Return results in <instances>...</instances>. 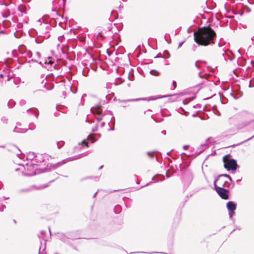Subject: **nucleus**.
Masks as SVG:
<instances>
[{
    "label": "nucleus",
    "instance_id": "1",
    "mask_svg": "<svg viewBox=\"0 0 254 254\" xmlns=\"http://www.w3.org/2000/svg\"><path fill=\"white\" fill-rule=\"evenodd\" d=\"M194 40L198 45L206 46L214 44L216 38L215 31L209 27L199 28L194 32Z\"/></svg>",
    "mask_w": 254,
    "mask_h": 254
},
{
    "label": "nucleus",
    "instance_id": "2",
    "mask_svg": "<svg viewBox=\"0 0 254 254\" xmlns=\"http://www.w3.org/2000/svg\"><path fill=\"white\" fill-rule=\"evenodd\" d=\"M21 171L25 176H32L36 174L35 167L32 163H26L25 166L20 165L18 168L15 169V171Z\"/></svg>",
    "mask_w": 254,
    "mask_h": 254
},
{
    "label": "nucleus",
    "instance_id": "3",
    "mask_svg": "<svg viewBox=\"0 0 254 254\" xmlns=\"http://www.w3.org/2000/svg\"><path fill=\"white\" fill-rule=\"evenodd\" d=\"M228 156V155H225L223 158L225 168L227 170H236L238 166L236 160L233 159L229 160Z\"/></svg>",
    "mask_w": 254,
    "mask_h": 254
},
{
    "label": "nucleus",
    "instance_id": "4",
    "mask_svg": "<svg viewBox=\"0 0 254 254\" xmlns=\"http://www.w3.org/2000/svg\"><path fill=\"white\" fill-rule=\"evenodd\" d=\"M214 189L219 196L223 199H229V191L223 187H218L216 185V180L214 181Z\"/></svg>",
    "mask_w": 254,
    "mask_h": 254
},
{
    "label": "nucleus",
    "instance_id": "5",
    "mask_svg": "<svg viewBox=\"0 0 254 254\" xmlns=\"http://www.w3.org/2000/svg\"><path fill=\"white\" fill-rule=\"evenodd\" d=\"M20 57L25 59L26 61L29 63L31 61L36 62L35 59H31L32 56V52L29 50H25L24 52L20 51Z\"/></svg>",
    "mask_w": 254,
    "mask_h": 254
},
{
    "label": "nucleus",
    "instance_id": "6",
    "mask_svg": "<svg viewBox=\"0 0 254 254\" xmlns=\"http://www.w3.org/2000/svg\"><path fill=\"white\" fill-rule=\"evenodd\" d=\"M91 111L94 114H96L97 116L96 117L97 120L99 122L103 119V115L102 114V109L99 106L92 107Z\"/></svg>",
    "mask_w": 254,
    "mask_h": 254
},
{
    "label": "nucleus",
    "instance_id": "7",
    "mask_svg": "<svg viewBox=\"0 0 254 254\" xmlns=\"http://www.w3.org/2000/svg\"><path fill=\"white\" fill-rule=\"evenodd\" d=\"M37 34L38 35V37L35 38V42L38 44L41 43L43 42L44 37L49 36L48 32H46L44 34H43L41 32L40 29H39L38 31H37Z\"/></svg>",
    "mask_w": 254,
    "mask_h": 254
},
{
    "label": "nucleus",
    "instance_id": "8",
    "mask_svg": "<svg viewBox=\"0 0 254 254\" xmlns=\"http://www.w3.org/2000/svg\"><path fill=\"white\" fill-rule=\"evenodd\" d=\"M254 122V119H252L248 121H245L244 122L241 123L239 124H238L237 126V128L238 130L242 129L244 128H245L247 126H248L249 125H250L252 122Z\"/></svg>",
    "mask_w": 254,
    "mask_h": 254
},
{
    "label": "nucleus",
    "instance_id": "9",
    "mask_svg": "<svg viewBox=\"0 0 254 254\" xmlns=\"http://www.w3.org/2000/svg\"><path fill=\"white\" fill-rule=\"evenodd\" d=\"M27 113L29 115L34 116L36 119L38 118L39 111L37 108H30L27 110Z\"/></svg>",
    "mask_w": 254,
    "mask_h": 254
},
{
    "label": "nucleus",
    "instance_id": "10",
    "mask_svg": "<svg viewBox=\"0 0 254 254\" xmlns=\"http://www.w3.org/2000/svg\"><path fill=\"white\" fill-rule=\"evenodd\" d=\"M222 184V187H223L224 188H230L232 189L235 186V184L232 182V183L228 182L227 181L225 180H222L221 182H219Z\"/></svg>",
    "mask_w": 254,
    "mask_h": 254
},
{
    "label": "nucleus",
    "instance_id": "11",
    "mask_svg": "<svg viewBox=\"0 0 254 254\" xmlns=\"http://www.w3.org/2000/svg\"><path fill=\"white\" fill-rule=\"evenodd\" d=\"M227 208L228 211H235L236 209V204L233 201H229L227 203Z\"/></svg>",
    "mask_w": 254,
    "mask_h": 254
},
{
    "label": "nucleus",
    "instance_id": "12",
    "mask_svg": "<svg viewBox=\"0 0 254 254\" xmlns=\"http://www.w3.org/2000/svg\"><path fill=\"white\" fill-rule=\"evenodd\" d=\"M223 177H226L230 180V181H231V182H233L232 178L231 177V176L229 175H228V174L219 175L218 176L217 178L216 179H215V180H216V182L217 181L221 182L222 180H224L223 179H222V178Z\"/></svg>",
    "mask_w": 254,
    "mask_h": 254
},
{
    "label": "nucleus",
    "instance_id": "13",
    "mask_svg": "<svg viewBox=\"0 0 254 254\" xmlns=\"http://www.w3.org/2000/svg\"><path fill=\"white\" fill-rule=\"evenodd\" d=\"M18 10L21 13V16H23V14H26V8L23 5L19 6Z\"/></svg>",
    "mask_w": 254,
    "mask_h": 254
},
{
    "label": "nucleus",
    "instance_id": "14",
    "mask_svg": "<svg viewBox=\"0 0 254 254\" xmlns=\"http://www.w3.org/2000/svg\"><path fill=\"white\" fill-rule=\"evenodd\" d=\"M15 102L14 101L12 100H10L7 103V106L9 108H13L15 106Z\"/></svg>",
    "mask_w": 254,
    "mask_h": 254
},
{
    "label": "nucleus",
    "instance_id": "15",
    "mask_svg": "<svg viewBox=\"0 0 254 254\" xmlns=\"http://www.w3.org/2000/svg\"><path fill=\"white\" fill-rule=\"evenodd\" d=\"M53 59L52 57H48L47 59L45 60V64H52L54 63V61H53Z\"/></svg>",
    "mask_w": 254,
    "mask_h": 254
},
{
    "label": "nucleus",
    "instance_id": "16",
    "mask_svg": "<svg viewBox=\"0 0 254 254\" xmlns=\"http://www.w3.org/2000/svg\"><path fill=\"white\" fill-rule=\"evenodd\" d=\"M13 131L14 132H20V133H21V132H25V130L24 129H22V128H18L17 127H16L14 129H13Z\"/></svg>",
    "mask_w": 254,
    "mask_h": 254
},
{
    "label": "nucleus",
    "instance_id": "17",
    "mask_svg": "<svg viewBox=\"0 0 254 254\" xmlns=\"http://www.w3.org/2000/svg\"><path fill=\"white\" fill-rule=\"evenodd\" d=\"M121 211V206L120 205H117L114 208V211L115 213L118 214Z\"/></svg>",
    "mask_w": 254,
    "mask_h": 254
},
{
    "label": "nucleus",
    "instance_id": "18",
    "mask_svg": "<svg viewBox=\"0 0 254 254\" xmlns=\"http://www.w3.org/2000/svg\"><path fill=\"white\" fill-rule=\"evenodd\" d=\"M89 70L87 67L84 68L82 71L83 75L84 76H87Z\"/></svg>",
    "mask_w": 254,
    "mask_h": 254
},
{
    "label": "nucleus",
    "instance_id": "19",
    "mask_svg": "<svg viewBox=\"0 0 254 254\" xmlns=\"http://www.w3.org/2000/svg\"><path fill=\"white\" fill-rule=\"evenodd\" d=\"M150 73L151 74L154 76H158L159 75V73L158 71L155 70V69H152L150 70Z\"/></svg>",
    "mask_w": 254,
    "mask_h": 254
},
{
    "label": "nucleus",
    "instance_id": "20",
    "mask_svg": "<svg viewBox=\"0 0 254 254\" xmlns=\"http://www.w3.org/2000/svg\"><path fill=\"white\" fill-rule=\"evenodd\" d=\"M254 137V135L253 136H252L251 137H250V138H248V139H246V140H244V141H243L238 143V144L236 145V146H238V145H240L243 144V143H245V142H246L251 140ZM233 146H235V145H234Z\"/></svg>",
    "mask_w": 254,
    "mask_h": 254
},
{
    "label": "nucleus",
    "instance_id": "21",
    "mask_svg": "<svg viewBox=\"0 0 254 254\" xmlns=\"http://www.w3.org/2000/svg\"><path fill=\"white\" fill-rule=\"evenodd\" d=\"M167 96H167V95H164V96H158V97H151L149 99V100H156V99H160V98H164V97H167Z\"/></svg>",
    "mask_w": 254,
    "mask_h": 254
},
{
    "label": "nucleus",
    "instance_id": "22",
    "mask_svg": "<svg viewBox=\"0 0 254 254\" xmlns=\"http://www.w3.org/2000/svg\"><path fill=\"white\" fill-rule=\"evenodd\" d=\"M199 63H202V61H197L195 63V66L196 67L198 68H200L201 67V65L199 64ZM203 63H205V62H203Z\"/></svg>",
    "mask_w": 254,
    "mask_h": 254
},
{
    "label": "nucleus",
    "instance_id": "23",
    "mask_svg": "<svg viewBox=\"0 0 254 254\" xmlns=\"http://www.w3.org/2000/svg\"><path fill=\"white\" fill-rule=\"evenodd\" d=\"M145 99H143V98H138V99H129V100H126L125 101V102H133V101H139V100H145Z\"/></svg>",
    "mask_w": 254,
    "mask_h": 254
},
{
    "label": "nucleus",
    "instance_id": "24",
    "mask_svg": "<svg viewBox=\"0 0 254 254\" xmlns=\"http://www.w3.org/2000/svg\"><path fill=\"white\" fill-rule=\"evenodd\" d=\"M57 147L59 149H60L64 145V142L62 141H58L57 143Z\"/></svg>",
    "mask_w": 254,
    "mask_h": 254
},
{
    "label": "nucleus",
    "instance_id": "25",
    "mask_svg": "<svg viewBox=\"0 0 254 254\" xmlns=\"http://www.w3.org/2000/svg\"><path fill=\"white\" fill-rule=\"evenodd\" d=\"M34 188H35V186H33L32 187H31L30 188H28V189H24V190H21V192H27V191H29L31 190H32Z\"/></svg>",
    "mask_w": 254,
    "mask_h": 254
},
{
    "label": "nucleus",
    "instance_id": "26",
    "mask_svg": "<svg viewBox=\"0 0 254 254\" xmlns=\"http://www.w3.org/2000/svg\"><path fill=\"white\" fill-rule=\"evenodd\" d=\"M1 122L3 123V124H7L8 123V119L6 117H2L1 118Z\"/></svg>",
    "mask_w": 254,
    "mask_h": 254
},
{
    "label": "nucleus",
    "instance_id": "27",
    "mask_svg": "<svg viewBox=\"0 0 254 254\" xmlns=\"http://www.w3.org/2000/svg\"><path fill=\"white\" fill-rule=\"evenodd\" d=\"M66 162V160H64L62 162H59L57 164L54 165V166H59Z\"/></svg>",
    "mask_w": 254,
    "mask_h": 254
},
{
    "label": "nucleus",
    "instance_id": "28",
    "mask_svg": "<svg viewBox=\"0 0 254 254\" xmlns=\"http://www.w3.org/2000/svg\"><path fill=\"white\" fill-rule=\"evenodd\" d=\"M249 87H254V78L252 79L250 81L249 83Z\"/></svg>",
    "mask_w": 254,
    "mask_h": 254
},
{
    "label": "nucleus",
    "instance_id": "29",
    "mask_svg": "<svg viewBox=\"0 0 254 254\" xmlns=\"http://www.w3.org/2000/svg\"><path fill=\"white\" fill-rule=\"evenodd\" d=\"M29 129H34L36 127V126L34 123H31L29 124Z\"/></svg>",
    "mask_w": 254,
    "mask_h": 254
},
{
    "label": "nucleus",
    "instance_id": "30",
    "mask_svg": "<svg viewBox=\"0 0 254 254\" xmlns=\"http://www.w3.org/2000/svg\"><path fill=\"white\" fill-rule=\"evenodd\" d=\"M26 103V101L25 100H21L19 101V105L21 106L25 105Z\"/></svg>",
    "mask_w": 254,
    "mask_h": 254
},
{
    "label": "nucleus",
    "instance_id": "31",
    "mask_svg": "<svg viewBox=\"0 0 254 254\" xmlns=\"http://www.w3.org/2000/svg\"><path fill=\"white\" fill-rule=\"evenodd\" d=\"M229 211V215L230 219H232L233 215L235 214V211Z\"/></svg>",
    "mask_w": 254,
    "mask_h": 254
},
{
    "label": "nucleus",
    "instance_id": "32",
    "mask_svg": "<svg viewBox=\"0 0 254 254\" xmlns=\"http://www.w3.org/2000/svg\"><path fill=\"white\" fill-rule=\"evenodd\" d=\"M147 154L151 158H153L154 157V153H153V152H147Z\"/></svg>",
    "mask_w": 254,
    "mask_h": 254
},
{
    "label": "nucleus",
    "instance_id": "33",
    "mask_svg": "<svg viewBox=\"0 0 254 254\" xmlns=\"http://www.w3.org/2000/svg\"><path fill=\"white\" fill-rule=\"evenodd\" d=\"M201 149L199 151V152H201L202 151H203L204 150H205L206 149V145H205V144H202L201 145Z\"/></svg>",
    "mask_w": 254,
    "mask_h": 254
},
{
    "label": "nucleus",
    "instance_id": "34",
    "mask_svg": "<svg viewBox=\"0 0 254 254\" xmlns=\"http://www.w3.org/2000/svg\"><path fill=\"white\" fill-rule=\"evenodd\" d=\"M36 57H37L38 58H40V57H41V54L38 52H36L35 53V55Z\"/></svg>",
    "mask_w": 254,
    "mask_h": 254
},
{
    "label": "nucleus",
    "instance_id": "35",
    "mask_svg": "<svg viewBox=\"0 0 254 254\" xmlns=\"http://www.w3.org/2000/svg\"><path fill=\"white\" fill-rule=\"evenodd\" d=\"M5 208V205H0V212L3 211Z\"/></svg>",
    "mask_w": 254,
    "mask_h": 254
},
{
    "label": "nucleus",
    "instance_id": "36",
    "mask_svg": "<svg viewBox=\"0 0 254 254\" xmlns=\"http://www.w3.org/2000/svg\"><path fill=\"white\" fill-rule=\"evenodd\" d=\"M52 11H53L54 13L53 14V15H58V12L56 9H54V8H52Z\"/></svg>",
    "mask_w": 254,
    "mask_h": 254
},
{
    "label": "nucleus",
    "instance_id": "37",
    "mask_svg": "<svg viewBox=\"0 0 254 254\" xmlns=\"http://www.w3.org/2000/svg\"><path fill=\"white\" fill-rule=\"evenodd\" d=\"M82 144H84L85 145H86V146H88V143L87 142V141L85 140H84L82 141Z\"/></svg>",
    "mask_w": 254,
    "mask_h": 254
},
{
    "label": "nucleus",
    "instance_id": "38",
    "mask_svg": "<svg viewBox=\"0 0 254 254\" xmlns=\"http://www.w3.org/2000/svg\"><path fill=\"white\" fill-rule=\"evenodd\" d=\"M97 128H98V126H97V125H96V126L92 128V131L95 132V131H97Z\"/></svg>",
    "mask_w": 254,
    "mask_h": 254
},
{
    "label": "nucleus",
    "instance_id": "39",
    "mask_svg": "<svg viewBox=\"0 0 254 254\" xmlns=\"http://www.w3.org/2000/svg\"><path fill=\"white\" fill-rule=\"evenodd\" d=\"M34 157L35 158V160H36L38 159V158L41 159V158L42 157V155H36Z\"/></svg>",
    "mask_w": 254,
    "mask_h": 254
},
{
    "label": "nucleus",
    "instance_id": "40",
    "mask_svg": "<svg viewBox=\"0 0 254 254\" xmlns=\"http://www.w3.org/2000/svg\"><path fill=\"white\" fill-rule=\"evenodd\" d=\"M9 197H3L0 198V201H3V200L7 199Z\"/></svg>",
    "mask_w": 254,
    "mask_h": 254
},
{
    "label": "nucleus",
    "instance_id": "41",
    "mask_svg": "<svg viewBox=\"0 0 254 254\" xmlns=\"http://www.w3.org/2000/svg\"><path fill=\"white\" fill-rule=\"evenodd\" d=\"M173 85L174 86V88H175L177 86V83L175 81H173Z\"/></svg>",
    "mask_w": 254,
    "mask_h": 254
},
{
    "label": "nucleus",
    "instance_id": "42",
    "mask_svg": "<svg viewBox=\"0 0 254 254\" xmlns=\"http://www.w3.org/2000/svg\"><path fill=\"white\" fill-rule=\"evenodd\" d=\"M184 43V41L180 42V43L179 44V45H178V48H180V47L182 46V45H183V44Z\"/></svg>",
    "mask_w": 254,
    "mask_h": 254
},
{
    "label": "nucleus",
    "instance_id": "43",
    "mask_svg": "<svg viewBox=\"0 0 254 254\" xmlns=\"http://www.w3.org/2000/svg\"><path fill=\"white\" fill-rule=\"evenodd\" d=\"M105 125V122H102L101 124V127H104V126Z\"/></svg>",
    "mask_w": 254,
    "mask_h": 254
},
{
    "label": "nucleus",
    "instance_id": "44",
    "mask_svg": "<svg viewBox=\"0 0 254 254\" xmlns=\"http://www.w3.org/2000/svg\"><path fill=\"white\" fill-rule=\"evenodd\" d=\"M128 79H129V80H133L132 78H131V77H130V75H129V74H128Z\"/></svg>",
    "mask_w": 254,
    "mask_h": 254
},
{
    "label": "nucleus",
    "instance_id": "45",
    "mask_svg": "<svg viewBox=\"0 0 254 254\" xmlns=\"http://www.w3.org/2000/svg\"><path fill=\"white\" fill-rule=\"evenodd\" d=\"M189 147V145H185L183 148L185 150H186Z\"/></svg>",
    "mask_w": 254,
    "mask_h": 254
},
{
    "label": "nucleus",
    "instance_id": "46",
    "mask_svg": "<svg viewBox=\"0 0 254 254\" xmlns=\"http://www.w3.org/2000/svg\"><path fill=\"white\" fill-rule=\"evenodd\" d=\"M154 253H158V252H153V253H150L149 254H154ZM160 254H167V253H162V252H160Z\"/></svg>",
    "mask_w": 254,
    "mask_h": 254
},
{
    "label": "nucleus",
    "instance_id": "47",
    "mask_svg": "<svg viewBox=\"0 0 254 254\" xmlns=\"http://www.w3.org/2000/svg\"><path fill=\"white\" fill-rule=\"evenodd\" d=\"M47 171V168H45L44 169H42V171H41V172L44 173Z\"/></svg>",
    "mask_w": 254,
    "mask_h": 254
},
{
    "label": "nucleus",
    "instance_id": "48",
    "mask_svg": "<svg viewBox=\"0 0 254 254\" xmlns=\"http://www.w3.org/2000/svg\"><path fill=\"white\" fill-rule=\"evenodd\" d=\"M198 75H199V76L200 78H202V76H201V72H199Z\"/></svg>",
    "mask_w": 254,
    "mask_h": 254
},
{
    "label": "nucleus",
    "instance_id": "49",
    "mask_svg": "<svg viewBox=\"0 0 254 254\" xmlns=\"http://www.w3.org/2000/svg\"><path fill=\"white\" fill-rule=\"evenodd\" d=\"M108 113L110 115H112V112H111V111H108Z\"/></svg>",
    "mask_w": 254,
    "mask_h": 254
},
{
    "label": "nucleus",
    "instance_id": "50",
    "mask_svg": "<svg viewBox=\"0 0 254 254\" xmlns=\"http://www.w3.org/2000/svg\"><path fill=\"white\" fill-rule=\"evenodd\" d=\"M81 157L79 156V157H76L75 159H79Z\"/></svg>",
    "mask_w": 254,
    "mask_h": 254
},
{
    "label": "nucleus",
    "instance_id": "51",
    "mask_svg": "<svg viewBox=\"0 0 254 254\" xmlns=\"http://www.w3.org/2000/svg\"><path fill=\"white\" fill-rule=\"evenodd\" d=\"M111 84L110 83H107V87L108 88V86H109V85L111 86Z\"/></svg>",
    "mask_w": 254,
    "mask_h": 254
},
{
    "label": "nucleus",
    "instance_id": "52",
    "mask_svg": "<svg viewBox=\"0 0 254 254\" xmlns=\"http://www.w3.org/2000/svg\"><path fill=\"white\" fill-rule=\"evenodd\" d=\"M103 165H102V166H101L99 167V170L103 168Z\"/></svg>",
    "mask_w": 254,
    "mask_h": 254
},
{
    "label": "nucleus",
    "instance_id": "53",
    "mask_svg": "<svg viewBox=\"0 0 254 254\" xmlns=\"http://www.w3.org/2000/svg\"><path fill=\"white\" fill-rule=\"evenodd\" d=\"M2 186V184H1V183L0 182V189H1Z\"/></svg>",
    "mask_w": 254,
    "mask_h": 254
},
{
    "label": "nucleus",
    "instance_id": "54",
    "mask_svg": "<svg viewBox=\"0 0 254 254\" xmlns=\"http://www.w3.org/2000/svg\"><path fill=\"white\" fill-rule=\"evenodd\" d=\"M218 46H219V47L222 46V45H221L220 42H219V43H218Z\"/></svg>",
    "mask_w": 254,
    "mask_h": 254
},
{
    "label": "nucleus",
    "instance_id": "55",
    "mask_svg": "<svg viewBox=\"0 0 254 254\" xmlns=\"http://www.w3.org/2000/svg\"><path fill=\"white\" fill-rule=\"evenodd\" d=\"M96 193H97V192H96L95 193H94V194L93 195V197H95V196H96Z\"/></svg>",
    "mask_w": 254,
    "mask_h": 254
},
{
    "label": "nucleus",
    "instance_id": "56",
    "mask_svg": "<svg viewBox=\"0 0 254 254\" xmlns=\"http://www.w3.org/2000/svg\"><path fill=\"white\" fill-rule=\"evenodd\" d=\"M41 234H43L44 233H45V232H44V231H41Z\"/></svg>",
    "mask_w": 254,
    "mask_h": 254
},
{
    "label": "nucleus",
    "instance_id": "57",
    "mask_svg": "<svg viewBox=\"0 0 254 254\" xmlns=\"http://www.w3.org/2000/svg\"><path fill=\"white\" fill-rule=\"evenodd\" d=\"M190 179L191 180L192 179V176H191V174H190Z\"/></svg>",
    "mask_w": 254,
    "mask_h": 254
},
{
    "label": "nucleus",
    "instance_id": "58",
    "mask_svg": "<svg viewBox=\"0 0 254 254\" xmlns=\"http://www.w3.org/2000/svg\"><path fill=\"white\" fill-rule=\"evenodd\" d=\"M162 132L163 133H165L166 131H165V130L162 131Z\"/></svg>",
    "mask_w": 254,
    "mask_h": 254
},
{
    "label": "nucleus",
    "instance_id": "59",
    "mask_svg": "<svg viewBox=\"0 0 254 254\" xmlns=\"http://www.w3.org/2000/svg\"><path fill=\"white\" fill-rule=\"evenodd\" d=\"M252 40H254V36L253 38H252Z\"/></svg>",
    "mask_w": 254,
    "mask_h": 254
},
{
    "label": "nucleus",
    "instance_id": "60",
    "mask_svg": "<svg viewBox=\"0 0 254 254\" xmlns=\"http://www.w3.org/2000/svg\"><path fill=\"white\" fill-rule=\"evenodd\" d=\"M0 77H2V76H3L2 74H0Z\"/></svg>",
    "mask_w": 254,
    "mask_h": 254
},
{
    "label": "nucleus",
    "instance_id": "61",
    "mask_svg": "<svg viewBox=\"0 0 254 254\" xmlns=\"http://www.w3.org/2000/svg\"><path fill=\"white\" fill-rule=\"evenodd\" d=\"M44 161V159H42V160L40 161V162H43Z\"/></svg>",
    "mask_w": 254,
    "mask_h": 254
},
{
    "label": "nucleus",
    "instance_id": "62",
    "mask_svg": "<svg viewBox=\"0 0 254 254\" xmlns=\"http://www.w3.org/2000/svg\"><path fill=\"white\" fill-rule=\"evenodd\" d=\"M149 185H150V183H147V184H146V186Z\"/></svg>",
    "mask_w": 254,
    "mask_h": 254
},
{
    "label": "nucleus",
    "instance_id": "63",
    "mask_svg": "<svg viewBox=\"0 0 254 254\" xmlns=\"http://www.w3.org/2000/svg\"><path fill=\"white\" fill-rule=\"evenodd\" d=\"M69 161L73 160V159H71L70 158H69Z\"/></svg>",
    "mask_w": 254,
    "mask_h": 254
},
{
    "label": "nucleus",
    "instance_id": "64",
    "mask_svg": "<svg viewBox=\"0 0 254 254\" xmlns=\"http://www.w3.org/2000/svg\"><path fill=\"white\" fill-rule=\"evenodd\" d=\"M154 179V177L152 178V180H153Z\"/></svg>",
    "mask_w": 254,
    "mask_h": 254
}]
</instances>
